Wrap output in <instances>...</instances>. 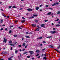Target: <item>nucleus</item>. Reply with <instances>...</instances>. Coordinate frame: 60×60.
Here are the masks:
<instances>
[{"instance_id": "nucleus-61", "label": "nucleus", "mask_w": 60, "mask_h": 60, "mask_svg": "<svg viewBox=\"0 0 60 60\" xmlns=\"http://www.w3.org/2000/svg\"><path fill=\"white\" fill-rule=\"evenodd\" d=\"M7 18H9V16H8L7 17Z\"/></svg>"}, {"instance_id": "nucleus-39", "label": "nucleus", "mask_w": 60, "mask_h": 60, "mask_svg": "<svg viewBox=\"0 0 60 60\" xmlns=\"http://www.w3.org/2000/svg\"><path fill=\"white\" fill-rule=\"evenodd\" d=\"M22 19H25V18H24V17H22Z\"/></svg>"}, {"instance_id": "nucleus-4", "label": "nucleus", "mask_w": 60, "mask_h": 60, "mask_svg": "<svg viewBox=\"0 0 60 60\" xmlns=\"http://www.w3.org/2000/svg\"><path fill=\"white\" fill-rule=\"evenodd\" d=\"M29 52L30 53V54H33L34 53V52L32 51H29Z\"/></svg>"}, {"instance_id": "nucleus-47", "label": "nucleus", "mask_w": 60, "mask_h": 60, "mask_svg": "<svg viewBox=\"0 0 60 60\" xmlns=\"http://www.w3.org/2000/svg\"><path fill=\"white\" fill-rule=\"evenodd\" d=\"M27 58H30V56H27Z\"/></svg>"}, {"instance_id": "nucleus-21", "label": "nucleus", "mask_w": 60, "mask_h": 60, "mask_svg": "<svg viewBox=\"0 0 60 60\" xmlns=\"http://www.w3.org/2000/svg\"><path fill=\"white\" fill-rule=\"evenodd\" d=\"M25 45H26V44H25V43H23V44L22 45L23 46H25Z\"/></svg>"}, {"instance_id": "nucleus-17", "label": "nucleus", "mask_w": 60, "mask_h": 60, "mask_svg": "<svg viewBox=\"0 0 60 60\" xmlns=\"http://www.w3.org/2000/svg\"><path fill=\"white\" fill-rule=\"evenodd\" d=\"M39 7H37L36 8V9L37 10H39Z\"/></svg>"}, {"instance_id": "nucleus-20", "label": "nucleus", "mask_w": 60, "mask_h": 60, "mask_svg": "<svg viewBox=\"0 0 60 60\" xmlns=\"http://www.w3.org/2000/svg\"><path fill=\"white\" fill-rule=\"evenodd\" d=\"M33 16H35V17H37V15H35L34 14L33 15Z\"/></svg>"}, {"instance_id": "nucleus-12", "label": "nucleus", "mask_w": 60, "mask_h": 60, "mask_svg": "<svg viewBox=\"0 0 60 60\" xmlns=\"http://www.w3.org/2000/svg\"><path fill=\"white\" fill-rule=\"evenodd\" d=\"M51 37H52V36H50L49 37H46V38H49H49H51Z\"/></svg>"}, {"instance_id": "nucleus-18", "label": "nucleus", "mask_w": 60, "mask_h": 60, "mask_svg": "<svg viewBox=\"0 0 60 60\" xmlns=\"http://www.w3.org/2000/svg\"><path fill=\"white\" fill-rule=\"evenodd\" d=\"M2 14L3 16L4 17H6V16H5V15L4 14Z\"/></svg>"}, {"instance_id": "nucleus-42", "label": "nucleus", "mask_w": 60, "mask_h": 60, "mask_svg": "<svg viewBox=\"0 0 60 60\" xmlns=\"http://www.w3.org/2000/svg\"><path fill=\"white\" fill-rule=\"evenodd\" d=\"M19 47H21V45H18Z\"/></svg>"}, {"instance_id": "nucleus-24", "label": "nucleus", "mask_w": 60, "mask_h": 60, "mask_svg": "<svg viewBox=\"0 0 60 60\" xmlns=\"http://www.w3.org/2000/svg\"><path fill=\"white\" fill-rule=\"evenodd\" d=\"M39 30H40V29L39 28H37L36 29V31H39Z\"/></svg>"}, {"instance_id": "nucleus-49", "label": "nucleus", "mask_w": 60, "mask_h": 60, "mask_svg": "<svg viewBox=\"0 0 60 60\" xmlns=\"http://www.w3.org/2000/svg\"><path fill=\"white\" fill-rule=\"evenodd\" d=\"M12 49V47H11V50Z\"/></svg>"}, {"instance_id": "nucleus-35", "label": "nucleus", "mask_w": 60, "mask_h": 60, "mask_svg": "<svg viewBox=\"0 0 60 60\" xmlns=\"http://www.w3.org/2000/svg\"><path fill=\"white\" fill-rule=\"evenodd\" d=\"M45 49H46V48H45V49H43V50L42 51H44V50H45Z\"/></svg>"}, {"instance_id": "nucleus-28", "label": "nucleus", "mask_w": 60, "mask_h": 60, "mask_svg": "<svg viewBox=\"0 0 60 60\" xmlns=\"http://www.w3.org/2000/svg\"><path fill=\"white\" fill-rule=\"evenodd\" d=\"M17 37V35H14V37Z\"/></svg>"}, {"instance_id": "nucleus-63", "label": "nucleus", "mask_w": 60, "mask_h": 60, "mask_svg": "<svg viewBox=\"0 0 60 60\" xmlns=\"http://www.w3.org/2000/svg\"><path fill=\"white\" fill-rule=\"evenodd\" d=\"M42 10H41V9H40V11H42Z\"/></svg>"}, {"instance_id": "nucleus-6", "label": "nucleus", "mask_w": 60, "mask_h": 60, "mask_svg": "<svg viewBox=\"0 0 60 60\" xmlns=\"http://www.w3.org/2000/svg\"><path fill=\"white\" fill-rule=\"evenodd\" d=\"M18 52V51L17 50L15 49V54H17V53Z\"/></svg>"}, {"instance_id": "nucleus-29", "label": "nucleus", "mask_w": 60, "mask_h": 60, "mask_svg": "<svg viewBox=\"0 0 60 60\" xmlns=\"http://www.w3.org/2000/svg\"><path fill=\"white\" fill-rule=\"evenodd\" d=\"M11 30H10L9 31V34H11Z\"/></svg>"}, {"instance_id": "nucleus-19", "label": "nucleus", "mask_w": 60, "mask_h": 60, "mask_svg": "<svg viewBox=\"0 0 60 60\" xmlns=\"http://www.w3.org/2000/svg\"><path fill=\"white\" fill-rule=\"evenodd\" d=\"M9 43H12V41H9Z\"/></svg>"}, {"instance_id": "nucleus-62", "label": "nucleus", "mask_w": 60, "mask_h": 60, "mask_svg": "<svg viewBox=\"0 0 60 60\" xmlns=\"http://www.w3.org/2000/svg\"><path fill=\"white\" fill-rule=\"evenodd\" d=\"M5 26V25H3L2 26Z\"/></svg>"}, {"instance_id": "nucleus-31", "label": "nucleus", "mask_w": 60, "mask_h": 60, "mask_svg": "<svg viewBox=\"0 0 60 60\" xmlns=\"http://www.w3.org/2000/svg\"><path fill=\"white\" fill-rule=\"evenodd\" d=\"M34 18V16H32V17H30V19H31V18Z\"/></svg>"}, {"instance_id": "nucleus-60", "label": "nucleus", "mask_w": 60, "mask_h": 60, "mask_svg": "<svg viewBox=\"0 0 60 60\" xmlns=\"http://www.w3.org/2000/svg\"><path fill=\"white\" fill-rule=\"evenodd\" d=\"M19 28L20 29H22V28H21L20 27H19Z\"/></svg>"}, {"instance_id": "nucleus-59", "label": "nucleus", "mask_w": 60, "mask_h": 60, "mask_svg": "<svg viewBox=\"0 0 60 60\" xmlns=\"http://www.w3.org/2000/svg\"><path fill=\"white\" fill-rule=\"evenodd\" d=\"M52 26H53V25H54V24H53V23H52Z\"/></svg>"}, {"instance_id": "nucleus-2", "label": "nucleus", "mask_w": 60, "mask_h": 60, "mask_svg": "<svg viewBox=\"0 0 60 60\" xmlns=\"http://www.w3.org/2000/svg\"><path fill=\"white\" fill-rule=\"evenodd\" d=\"M3 41L5 42V43H6V42L7 41V39L6 38H4V40Z\"/></svg>"}, {"instance_id": "nucleus-40", "label": "nucleus", "mask_w": 60, "mask_h": 60, "mask_svg": "<svg viewBox=\"0 0 60 60\" xmlns=\"http://www.w3.org/2000/svg\"><path fill=\"white\" fill-rule=\"evenodd\" d=\"M39 54H37L36 56H39Z\"/></svg>"}, {"instance_id": "nucleus-34", "label": "nucleus", "mask_w": 60, "mask_h": 60, "mask_svg": "<svg viewBox=\"0 0 60 60\" xmlns=\"http://www.w3.org/2000/svg\"><path fill=\"white\" fill-rule=\"evenodd\" d=\"M60 11H58V12L57 14H60Z\"/></svg>"}, {"instance_id": "nucleus-26", "label": "nucleus", "mask_w": 60, "mask_h": 60, "mask_svg": "<svg viewBox=\"0 0 60 60\" xmlns=\"http://www.w3.org/2000/svg\"><path fill=\"white\" fill-rule=\"evenodd\" d=\"M56 3H54V4H53L52 5V6H54V5H56Z\"/></svg>"}, {"instance_id": "nucleus-1", "label": "nucleus", "mask_w": 60, "mask_h": 60, "mask_svg": "<svg viewBox=\"0 0 60 60\" xmlns=\"http://www.w3.org/2000/svg\"><path fill=\"white\" fill-rule=\"evenodd\" d=\"M50 32V33H51V34H55L56 33V31H51Z\"/></svg>"}, {"instance_id": "nucleus-55", "label": "nucleus", "mask_w": 60, "mask_h": 60, "mask_svg": "<svg viewBox=\"0 0 60 60\" xmlns=\"http://www.w3.org/2000/svg\"><path fill=\"white\" fill-rule=\"evenodd\" d=\"M42 6V5H40V7H41V6Z\"/></svg>"}, {"instance_id": "nucleus-46", "label": "nucleus", "mask_w": 60, "mask_h": 60, "mask_svg": "<svg viewBox=\"0 0 60 60\" xmlns=\"http://www.w3.org/2000/svg\"><path fill=\"white\" fill-rule=\"evenodd\" d=\"M46 7H49V5H46L45 6Z\"/></svg>"}, {"instance_id": "nucleus-30", "label": "nucleus", "mask_w": 60, "mask_h": 60, "mask_svg": "<svg viewBox=\"0 0 60 60\" xmlns=\"http://www.w3.org/2000/svg\"><path fill=\"white\" fill-rule=\"evenodd\" d=\"M8 59L9 60H12V59H11L10 58H8Z\"/></svg>"}, {"instance_id": "nucleus-33", "label": "nucleus", "mask_w": 60, "mask_h": 60, "mask_svg": "<svg viewBox=\"0 0 60 60\" xmlns=\"http://www.w3.org/2000/svg\"><path fill=\"white\" fill-rule=\"evenodd\" d=\"M4 30V29L3 28H1L0 29V30H1V31H2V30Z\"/></svg>"}, {"instance_id": "nucleus-9", "label": "nucleus", "mask_w": 60, "mask_h": 60, "mask_svg": "<svg viewBox=\"0 0 60 60\" xmlns=\"http://www.w3.org/2000/svg\"><path fill=\"white\" fill-rule=\"evenodd\" d=\"M2 55H4V54H5V52H2V53H1Z\"/></svg>"}, {"instance_id": "nucleus-45", "label": "nucleus", "mask_w": 60, "mask_h": 60, "mask_svg": "<svg viewBox=\"0 0 60 60\" xmlns=\"http://www.w3.org/2000/svg\"><path fill=\"white\" fill-rule=\"evenodd\" d=\"M43 55H44V54H42L41 55V56H43Z\"/></svg>"}, {"instance_id": "nucleus-36", "label": "nucleus", "mask_w": 60, "mask_h": 60, "mask_svg": "<svg viewBox=\"0 0 60 60\" xmlns=\"http://www.w3.org/2000/svg\"><path fill=\"white\" fill-rule=\"evenodd\" d=\"M42 38V37H39V39H41Z\"/></svg>"}, {"instance_id": "nucleus-32", "label": "nucleus", "mask_w": 60, "mask_h": 60, "mask_svg": "<svg viewBox=\"0 0 60 60\" xmlns=\"http://www.w3.org/2000/svg\"><path fill=\"white\" fill-rule=\"evenodd\" d=\"M23 53L24 54H27V52H24Z\"/></svg>"}, {"instance_id": "nucleus-48", "label": "nucleus", "mask_w": 60, "mask_h": 60, "mask_svg": "<svg viewBox=\"0 0 60 60\" xmlns=\"http://www.w3.org/2000/svg\"><path fill=\"white\" fill-rule=\"evenodd\" d=\"M48 20H45V22H47V21H48Z\"/></svg>"}, {"instance_id": "nucleus-52", "label": "nucleus", "mask_w": 60, "mask_h": 60, "mask_svg": "<svg viewBox=\"0 0 60 60\" xmlns=\"http://www.w3.org/2000/svg\"><path fill=\"white\" fill-rule=\"evenodd\" d=\"M12 46H13V47H14L15 46L14 45L12 44Z\"/></svg>"}, {"instance_id": "nucleus-38", "label": "nucleus", "mask_w": 60, "mask_h": 60, "mask_svg": "<svg viewBox=\"0 0 60 60\" xmlns=\"http://www.w3.org/2000/svg\"><path fill=\"white\" fill-rule=\"evenodd\" d=\"M11 6H9V9H10V8H11Z\"/></svg>"}, {"instance_id": "nucleus-50", "label": "nucleus", "mask_w": 60, "mask_h": 60, "mask_svg": "<svg viewBox=\"0 0 60 60\" xmlns=\"http://www.w3.org/2000/svg\"><path fill=\"white\" fill-rule=\"evenodd\" d=\"M22 9H23V8H21L20 9H19V10H22Z\"/></svg>"}, {"instance_id": "nucleus-14", "label": "nucleus", "mask_w": 60, "mask_h": 60, "mask_svg": "<svg viewBox=\"0 0 60 60\" xmlns=\"http://www.w3.org/2000/svg\"><path fill=\"white\" fill-rule=\"evenodd\" d=\"M12 8H17V7H16V6H14Z\"/></svg>"}, {"instance_id": "nucleus-25", "label": "nucleus", "mask_w": 60, "mask_h": 60, "mask_svg": "<svg viewBox=\"0 0 60 60\" xmlns=\"http://www.w3.org/2000/svg\"><path fill=\"white\" fill-rule=\"evenodd\" d=\"M59 20V19H57V20H55V21H58Z\"/></svg>"}, {"instance_id": "nucleus-41", "label": "nucleus", "mask_w": 60, "mask_h": 60, "mask_svg": "<svg viewBox=\"0 0 60 60\" xmlns=\"http://www.w3.org/2000/svg\"><path fill=\"white\" fill-rule=\"evenodd\" d=\"M56 4H59V3H56Z\"/></svg>"}, {"instance_id": "nucleus-51", "label": "nucleus", "mask_w": 60, "mask_h": 60, "mask_svg": "<svg viewBox=\"0 0 60 60\" xmlns=\"http://www.w3.org/2000/svg\"><path fill=\"white\" fill-rule=\"evenodd\" d=\"M44 56H46V54L45 53V54H44Z\"/></svg>"}, {"instance_id": "nucleus-27", "label": "nucleus", "mask_w": 60, "mask_h": 60, "mask_svg": "<svg viewBox=\"0 0 60 60\" xmlns=\"http://www.w3.org/2000/svg\"><path fill=\"white\" fill-rule=\"evenodd\" d=\"M1 23H3V20H1L0 21Z\"/></svg>"}, {"instance_id": "nucleus-43", "label": "nucleus", "mask_w": 60, "mask_h": 60, "mask_svg": "<svg viewBox=\"0 0 60 60\" xmlns=\"http://www.w3.org/2000/svg\"><path fill=\"white\" fill-rule=\"evenodd\" d=\"M13 27V26L12 25V26H10V27H11V28L12 27Z\"/></svg>"}, {"instance_id": "nucleus-22", "label": "nucleus", "mask_w": 60, "mask_h": 60, "mask_svg": "<svg viewBox=\"0 0 60 60\" xmlns=\"http://www.w3.org/2000/svg\"><path fill=\"white\" fill-rule=\"evenodd\" d=\"M43 59H45V60H46L47 59V58H46V57H44L43 58Z\"/></svg>"}, {"instance_id": "nucleus-8", "label": "nucleus", "mask_w": 60, "mask_h": 60, "mask_svg": "<svg viewBox=\"0 0 60 60\" xmlns=\"http://www.w3.org/2000/svg\"><path fill=\"white\" fill-rule=\"evenodd\" d=\"M32 26L33 27H35V26H36V25L34 24H33L32 25Z\"/></svg>"}, {"instance_id": "nucleus-56", "label": "nucleus", "mask_w": 60, "mask_h": 60, "mask_svg": "<svg viewBox=\"0 0 60 60\" xmlns=\"http://www.w3.org/2000/svg\"><path fill=\"white\" fill-rule=\"evenodd\" d=\"M49 9H50V10H52V8H49Z\"/></svg>"}, {"instance_id": "nucleus-53", "label": "nucleus", "mask_w": 60, "mask_h": 60, "mask_svg": "<svg viewBox=\"0 0 60 60\" xmlns=\"http://www.w3.org/2000/svg\"><path fill=\"white\" fill-rule=\"evenodd\" d=\"M25 49H22V51H24V50H25Z\"/></svg>"}, {"instance_id": "nucleus-37", "label": "nucleus", "mask_w": 60, "mask_h": 60, "mask_svg": "<svg viewBox=\"0 0 60 60\" xmlns=\"http://www.w3.org/2000/svg\"><path fill=\"white\" fill-rule=\"evenodd\" d=\"M43 43H46V42L44 41H43Z\"/></svg>"}, {"instance_id": "nucleus-10", "label": "nucleus", "mask_w": 60, "mask_h": 60, "mask_svg": "<svg viewBox=\"0 0 60 60\" xmlns=\"http://www.w3.org/2000/svg\"><path fill=\"white\" fill-rule=\"evenodd\" d=\"M36 52H37V53L40 52V50H36Z\"/></svg>"}, {"instance_id": "nucleus-58", "label": "nucleus", "mask_w": 60, "mask_h": 60, "mask_svg": "<svg viewBox=\"0 0 60 60\" xmlns=\"http://www.w3.org/2000/svg\"><path fill=\"white\" fill-rule=\"evenodd\" d=\"M40 46H42V44H40Z\"/></svg>"}, {"instance_id": "nucleus-5", "label": "nucleus", "mask_w": 60, "mask_h": 60, "mask_svg": "<svg viewBox=\"0 0 60 60\" xmlns=\"http://www.w3.org/2000/svg\"><path fill=\"white\" fill-rule=\"evenodd\" d=\"M44 26H45V24H42L41 25V27H44V28H45L46 27H45Z\"/></svg>"}, {"instance_id": "nucleus-16", "label": "nucleus", "mask_w": 60, "mask_h": 60, "mask_svg": "<svg viewBox=\"0 0 60 60\" xmlns=\"http://www.w3.org/2000/svg\"><path fill=\"white\" fill-rule=\"evenodd\" d=\"M50 14H51V12H50L48 13L47 15H50Z\"/></svg>"}, {"instance_id": "nucleus-44", "label": "nucleus", "mask_w": 60, "mask_h": 60, "mask_svg": "<svg viewBox=\"0 0 60 60\" xmlns=\"http://www.w3.org/2000/svg\"><path fill=\"white\" fill-rule=\"evenodd\" d=\"M55 50H56V51H57V52H58V50H57L56 49H54Z\"/></svg>"}, {"instance_id": "nucleus-54", "label": "nucleus", "mask_w": 60, "mask_h": 60, "mask_svg": "<svg viewBox=\"0 0 60 60\" xmlns=\"http://www.w3.org/2000/svg\"><path fill=\"white\" fill-rule=\"evenodd\" d=\"M18 22V21H15V23H16V22Z\"/></svg>"}, {"instance_id": "nucleus-15", "label": "nucleus", "mask_w": 60, "mask_h": 60, "mask_svg": "<svg viewBox=\"0 0 60 60\" xmlns=\"http://www.w3.org/2000/svg\"><path fill=\"white\" fill-rule=\"evenodd\" d=\"M35 21V22H36V23H37L38 22V20H36Z\"/></svg>"}, {"instance_id": "nucleus-11", "label": "nucleus", "mask_w": 60, "mask_h": 60, "mask_svg": "<svg viewBox=\"0 0 60 60\" xmlns=\"http://www.w3.org/2000/svg\"><path fill=\"white\" fill-rule=\"evenodd\" d=\"M25 21H25V20H22L21 21V22H22V23H23V22H25Z\"/></svg>"}, {"instance_id": "nucleus-13", "label": "nucleus", "mask_w": 60, "mask_h": 60, "mask_svg": "<svg viewBox=\"0 0 60 60\" xmlns=\"http://www.w3.org/2000/svg\"><path fill=\"white\" fill-rule=\"evenodd\" d=\"M25 37H26V38H30V37L28 36H25Z\"/></svg>"}, {"instance_id": "nucleus-3", "label": "nucleus", "mask_w": 60, "mask_h": 60, "mask_svg": "<svg viewBox=\"0 0 60 60\" xmlns=\"http://www.w3.org/2000/svg\"><path fill=\"white\" fill-rule=\"evenodd\" d=\"M27 10H28V11H33V10L30 8L27 9Z\"/></svg>"}, {"instance_id": "nucleus-57", "label": "nucleus", "mask_w": 60, "mask_h": 60, "mask_svg": "<svg viewBox=\"0 0 60 60\" xmlns=\"http://www.w3.org/2000/svg\"><path fill=\"white\" fill-rule=\"evenodd\" d=\"M26 48H27V46H25V49H26Z\"/></svg>"}, {"instance_id": "nucleus-23", "label": "nucleus", "mask_w": 60, "mask_h": 60, "mask_svg": "<svg viewBox=\"0 0 60 60\" xmlns=\"http://www.w3.org/2000/svg\"><path fill=\"white\" fill-rule=\"evenodd\" d=\"M60 26V25L59 24H58L56 25V26Z\"/></svg>"}, {"instance_id": "nucleus-7", "label": "nucleus", "mask_w": 60, "mask_h": 60, "mask_svg": "<svg viewBox=\"0 0 60 60\" xmlns=\"http://www.w3.org/2000/svg\"><path fill=\"white\" fill-rule=\"evenodd\" d=\"M48 47H49V48H54L53 46L51 45H49Z\"/></svg>"}, {"instance_id": "nucleus-64", "label": "nucleus", "mask_w": 60, "mask_h": 60, "mask_svg": "<svg viewBox=\"0 0 60 60\" xmlns=\"http://www.w3.org/2000/svg\"><path fill=\"white\" fill-rule=\"evenodd\" d=\"M0 60H4L3 59H1Z\"/></svg>"}]
</instances>
